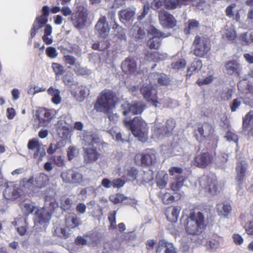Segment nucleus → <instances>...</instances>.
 <instances>
[{
    "label": "nucleus",
    "mask_w": 253,
    "mask_h": 253,
    "mask_svg": "<svg viewBox=\"0 0 253 253\" xmlns=\"http://www.w3.org/2000/svg\"><path fill=\"white\" fill-rule=\"evenodd\" d=\"M184 226L188 235L194 236L201 234L207 227L204 214L200 211L191 212L185 220Z\"/></svg>",
    "instance_id": "f257e3e1"
},
{
    "label": "nucleus",
    "mask_w": 253,
    "mask_h": 253,
    "mask_svg": "<svg viewBox=\"0 0 253 253\" xmlns=\"http://www.w3.org/2000/svg\"><path fill=\"white\" fill-rule=\"evenodd\" d=\"M116 93L111 89L103 90L97 97L94 109L98 112L108 114L116 105Z\"/></svg>",
    "instance_id": "f03ea898"
},
{
    "label": "nucleus",
    "mask_w": 253,
    "mask_h": 253,
    "mask_svg": "<svg viewBox=\"0 0 253 253\" xmlns=\"http://www.w3.org/2000/svg\"><path fill=\"white\" fill-rule=\"evenodd\" d=\"M124 124L139 141L144 142L147 140L148 127L147 124L141 117H135L131 120L126 119L124 120Z\"/></svg>",
    "instance_id": "7ed1b4c3"
},
{
    "label": "nucleus",
    "mask_w": 253,
    "mask_h": 253,
    "mask_svg": "<svg viewBox=\"0 0 253 253\" xmlns=\"http://www.w3.org/2000/svg\"><path fill=\"white\" fill-rule=\"evenodd\" d=\"M193 133L194 136L199 142L208 139L211 141L215 147L217 146L218 137L215 134L214 127L211 123L206 122L198 123Z\"/></svg>",
    "instance_id": "20e7f679"
},
{
    "label": "nucleus",
    "mask_w": 253,
    "mask_h": 253,
    "mask_svg": "<svg viewBox=\"0 0 253 253\" xmlns=\"http://www.w3.org/2000/svg\"><path fill=\"white\" fill-rule=\"evenodd\" d=\"M206 0H154V5L157 8L162 6L168 10H174L192 3L196 6H202Z\"/></svg>",
    "instance_id": "39448f33"
},
{
    "label": "nucleus",
    "mask_w": 253,
    "mask_h": 253,
    "mask_svg": "<svg viewBox=\"0 0 253 253\" xmlns=\"http://www.w3.org/2000/svg\"><path fill=\"white\" fill-rule=\"evenodd\" d=\"M199 184L201 190L211 196L216 195L220 191V184L214 174L204 175L200 178Z\"/></svg>",
    "instance_id": "423d86ee"
},
{
    "label": "nucleus",
    "mask_w": 253,
    "mask_h": 253,
    "mask_svg": "<svg viewBox=\"0 0 253 253\" xmlns=\"http://www.w3.org/2000/svg\"><path fill=\"white\" fill-rule=\"evenodd\" d=\"M89 11L86 7L79 5L73 12L70 21L73 25L78 30L84 28L87 23Z\"/></svg>",
    "instance_id": "0eeeda50"
},
{
    "label": "nucleus",
    "mask_w": 253,
    "mask_h": 253,
    "mask_svg": "<svg viewBox=\"0 0 253 253\" xmlns=\"http://www.w3.org/2000/svg\"><path fill=\"white\" fill-rule=\"evenodd\" d=\"M193 54L199 57L204 58L208 56L211 49L210 40L198 35L195 38L193 42Z\"/></svg>",
    "instance_id": "6e6552de"
},
{
    "label": "nucleus",
    "mask_w": 253,
    "mask_h": 253,
    "mask_svg": "<svg viewBox=\"0 0 253 253\" xmlns=\"http://www.w3.org/2000/svg\"><path fill=\"white\" fill-rule=\"evenodd\" d=\"M49 176L44 173H40L35 178L30 177L29 179L23 178L20 182V184L24 187H29L32 185L35 188L41 189L47 186L49 183Z\"/></svg>",
    "instance_id": "1a4fd4ad"
},
{
    "label": "nucleus",
    "mask_w": 253,
    "mask_h": 253,
    "mask_svg": "<svg viewBox=\"0 0 253 253\" xmlns=\"http://www.w3.org/2000/svg\"><path fill=\"white\" fill-rule=\"evenodd\" d=\"M42 14L38 16L35 20L30 31V36L33 39L38 31L43 27L48 21V17L50 13V8L47 5H44L42 9Z\"/></svg>",
    "instance_id": "9d476101"
},
{
    "label": "nucleus",
    "mask_w": 253,
    "mask_h": 253,
    "mask_svg": "<svg viewBox=\"0 0 253 253\" xmlns=\"http://www.w3.org/2000/svg\"><path fill=\"white\" fill-rule=\"evenodd\" d=\"M134 160L136 164H139L142 167H149L155 164L157 158L153 151L147 150L136 154Z\"/></svg>",
    "instance_id": "9b49d317"
},
{
    "label": "nucleus",
    "mask_w": 253,
    "mask_h": 253,
    "mask_svg": "<svg viewBox=\"0 0 253 253\" xmlns=\"http://www.w3.org/2000/svg\"><path fill=\"white\" fill-rule=\"evenodd\" d=\"M140 92L147 102L157 107L160 103L157 95L158 91L152 85H143L140 88Z\"/></svg>",
    "instance_id": "f8f14e48"
},
{
    "label": "nucleus",
    "mask_w": 253,
    "mask_h": 253,
    "mask_svg": "<svg viewBox=\"0 0 253 253\" xmlns=\"http://www.w3.org/2000/svg\"><path fill=\"white\" fill-rule=\"evenodd\" d=\"M27 148L33 152V158L39 162L42 160L46 153L42 144L35 138L30 139L27 144Z\"/></svg>",
    "instance_id": "ddd939ff"
},
{
    "label": "nucleus",
    "mask_w": 253,
    "mask_h": 253,
    "mask_svg": "<svg viewBox=\"0 0 253 253\" xmlns=\"http://www.w3.org/2000/svg\"><path fill=\"white\" fill-rule=\"evenodd\" d=\"M121 68L123 72L127 75L137 76L140 74L137 62L134 58L132 56L127 57L122 62Z\"/></svg>",
    "instance_id": "4468645a"
},
{
    "label": "nucleus",
    "mask_w": 253,
    "mask_h": 253,
    "mask_svg": "<svg viewBox=\"0 0 253 253\" xmlns=\"http://www.w3.org/2000/svg\"><path fill=\"white\" fill-rule=\"evenodd\" d=\"M122 107L123 109V114L124 116H126L129 113L138 115L142 113L146 107V105L140 101L134 102L132 104L126 101L122 105Z\"/></svg>",
    "instance_id": "2eb2a0df"
},
{
    "label": "nucleus",
    "mask_w": 253,
    "mask_h": 253,
    "mask_svg": "<svg viewBox=\"0 0 253 253\" xmlns=\"http://www.w3.org/2000/svg\"><path fill=\"white\" fill-rule=\"evenodd\" d=\"M213 155L209 152H201L194 157V165L201 169H205L213 161Z\"/></svg>",
    "instance_id": "dca6fc26"
},
{
    "label": "nucleus",
    "mask_w": 253,
    "mask_h": 253,
    "mask_svg": "<svg viewBox=\"0 0 253 253\" xmlns=\"http://www.w3.org/2000/svg\"><path fill=\"white\" fill-rule=\"evenodd\" d=\"M84 159L85 164H91L97 161L101 157L99 149L94 146H88L84 148Z\"/></svg>",
    "instance_id": "f3484780"
},
{
    "label": "nucleus",
    "mask_w": 253,
    "mask_h": 253,
    "mask_svg": "<svg viewBox=\"0 0 253 253\" xmlns=\"http://www.w3.org/2000/svg\"><path fill=\"white\" fill-rule=\"evenodd\" d=\"M158 17L161 24L164 27L170 29L176 25L177 21L174 16L165 10L159 12Z\"/></svg>",
    "instance_id": "a211bd4d"
},
{
    "label": "nucleus",
    "mask_w": 253,
    "mask_h": 253,
    "mask_svg": "<svg viewBox=\"0 0 253 253\" xmlns=\"http://www.w3.org/2000/svg\"><path fill=\"white\" fill-rule=\"evenodd\" d=\"M175 126V122L172 119H168L165 126H155L154 127V133L157 136H169L172 134L173 130Z\"/></svg>",
    "instance_id": "6ab92c4d"
},
{
    "label": "nucleus",
    "mask_w": 253,
    "mask_h": 253,
    "mask_svg": "<svg viewBox=\"0 0 253 253\" xmlns=\"http://www.w3.org/2000/svg\"><path fill=\"white\" fill-rule=\"evenodd\" d=\"M95 30L100 38H106L109 34L110 28L105 16H101L95 26Z\"/></svg>",
    "instance_id": "aec40b11"
},
{
    "label": "nucleus",
    "mask_w": 253,
    "mask_h": 253,
    "mask_svg": "<svg viewBox=\"0 0 253 253\" xmlns=\"http://www.w3.org/2000/svg\"><path fill=\"white\" fill-rule=\"evenodd\" d=\"M151 83L157 84L162 86H167L170 84V79L168 76L164 73L155 72L151 74L150 76Z\"/></svg>",
    "instance_id": "412c9836"
},
{
    "label": "nucleus",
    "mask_w": 253,
    "mask_h": 253,
    "mask_svg": "<svg viewBox=\"0 0 253 253\" xmlns=\"http://www.w3.org/2000/svg\"><path fill=\"white\" fill-rule=\"evenodd\" d=\"M248 166V164L245 161H241L237 163L235 169L236 171V180L240 184H242L245 178Z\"/></svg>",
    "instance_id": "4be33fe9"
},
{
    "label": "nucleus",
    "mask_w": 253,
    "mask_h": 253,
    "mask_svg": "<svg viewBox=\"0 0 253 253\" xmlns=\"http://www.w3.org/2000/svg\"><path fill=\"white\" fill-rule=\"evenodd\" d=\"M37 117L39 120L40 124L44 126L51 121L53 118L51 111L45 108H42L37 111Z\"/></svg>",
    "instance_id": "5701e85b"
},
{
    "label": "nucleus",
    "mask_w": 253,
    "mask_h": 253,
    "mask_svg": "<svg viewBox=\"0 0 253 253\" xmlns=\"http://www.w3.org/2000/svg\"><path fill=\"white\" fill-rule=\"evenodd\" d=\"M135 11L130 8H127L120 10L118 16L120 21L123 23L130 22L133 21Z\"/></svg>",
    "instance_id": "b1692460"
},
{
    "label": "nucleus",
    "mask_w": 253,
    "mask_h": 253,
    "mask_svg": "<svg viewBox=\"0 0 253 253\" xmlns=\"http://www.w3.org/2000/svg\"><path fill=\"white\" fill-rule=\"evenodd\" d=\"M116 214L117 211H110L108 213V220L110 223L109 226V230H114L116 229L118 226L119 231L121 232H123L126 230V227L124 223L121 222L118 224V225L116 224Z\"/></svg>",
    "instance_id": "393cba45"
},
{
    "label": "nucleus",
    "mask_w": 253,
    "mask_h": 253,
    "mask_svg": "<svg viewBox=\"0 0 253 253\" xmlns=\"http://www.w3.org/2000/svg\"><path fill=\"white\" fill-rule=\"evenodd\" d=\"M225 68L229 74H235L238 76L240 75L241 67L240 64L236 60H232L227 61L225 63Z\"/></svg>",
    "instance_id": "a878e982"
},
{
    "label": "nucleus",
    "mask_w": 253,
    "mask_h": 253,
    "mask_svg": "<svg viewBox=\"0 0 253 253\" xmlns=\"http://www.w3.org/2000/svg\"><path fill=\"white\" fill-rule=\"evenodd\" d=\"M156 253H176L173 244L161 241L159 243L156 250Z\"/></svg>",
    "instance_id": "bb28decb"
},
{
    "label": "nucleus",
    "mask_w": 253,
    "mask_h": 253,
    "mask_svg": "<svg viewBox=\"0 0 253 253\" xmlns=\"http://www.w3.org/2000/svg\"><path fill=\"white\" fill-rule=\"evenodd\" d=\"M202 67V62L200 60H197L192 62L187 69V73L185 76L186 80L190 79L194 74L201 69Z\"/></svg>",
    "instance_id": "cd10ccee"
},
{
    "label": "nucleus",
    "mask_w": 253,
    "mask_h": 253,
    "mask_svg": "<svg viewBox=\"0 0 253 253\" xmlns=\"http://www.w3.org/2000/svg\"><path fill=\"white\" fill-rule=\"evenodd\" d=\"M38 222L46 223L48 222L51 217V215L48 211L45 208L38 209L35 212Z\"/></svg>",
    "instance_id": "c85d7f7f"
},
{
    "label": "nucleus",
    "mask_w": 253,
    "mask_h": 253,
    "mask_svg": "<svg viewBox=\"0 0 253 253\" xmlns=\"http://www.w3.org/2000/svg\"><path fill=\"white\" fill-rule=\"evenodd\" d=\"M216 209L219 215L227 217L232 211V207L229 204L221 203L217 204Z\"/></svg>",
    "instance_id": "c756f323"
},
{
    "label": "nucleus",
    "mask_w": 253,
    "mask_h": 253,
    "mask_svg": "<svg viewBox=\"0 0 253 253\" xmlns=\"http://www.w3.org/2000/svg\"><path fill=\"white\" fill-rule=\"evenodd\" d=\"M146 56L149 60L155 62L165 60L168 57L167 53H161L157 51L148 52Z\"/></svg>",
    "instance_id": "7c9ffc66"
},
{
    "label": "nucleus",
    "mask_w": 253,
    "mask_h": 253,
    "mask_svg": "<svg viewBox=\"0 0 253 253\" xmlns=\"http://www.w3.org/2000/svg\"><path fill=\"white\" fill-rule=\"evenodd\" d=\"M170 209L171 207H169L167 210L166 215L167 218L168 220L171 222H175L177 220L180 211L181 210V207L180 206L173 207L172 209L171 213L169 214V212Z\"/></svg>",
    "instance_id": "2f4dec72"
},
{
    "label": "nucleus",
    "mask_w": 253,
    "mask_h": 253,
    "mask_svg": "<svg viewBox=\"0 0 253 253\" xmlns=\"http://www.w3.org/2000/svg\"><path fill=\"white\" fill-rule=\"evenodd\" d=\"M243 130L246 131L253 126V111L251 110L243 118Z\"/></svg>",
    "instance_id": "473e14b6"
},
{
    "label": "nucleus",
    "mask_w": 253,
    "mask_h": 253,
    "mask_svg": "<svg viewBox=\"0 0 253 253\" xmlns=\"http://www.w3.org/2000/svg\"><path fill=\"white\" fill-rule=\"evenodd\" d=\"M185 178L182 175H175L174 181L171 183L170 188L173 191H178L183 186Z\"/></svg>",
    "instance_id": "72a5a7b5"
},
{
    "label": "nucleus",
    "mask_w": 253,
    "mask_h": 253,
    "mask_svg": "<svg viewBox=\"0 0 253 253\" xmlns=\"http://www.w3.org/2000/svg\"><path fill=\"white\" fill-rule=\"evenodd\" d=\"M200 26L198 21L195 19H190L185 24L184 33L186 35L190 34L191 31L197 29Z\"/></svg>",
    "instance_id": "f704fd0d"
},
{
    "label": "nucleus",
    "mask_w": 253,
    "mask_h": 253,
    "mask_svg": "<svg viewBox=\"0 0 253 253\" xmlns=\"http://www.w3.org/2000/svg\"><path fill=\"white\" fill-rule=\"evenodd\" d=\"M132 36L136 40L143 39L145 37V32L144 29L139 27L135 24L132 29Z\"/></svg>",
    "instance_id": "c9c22d12"
},
{
    "label": "nucleus",
    "mask_w": 253,
    "mask_h": 253,
    "mask_svg": "<svg viewBox=\"0 0 253 253\" xmlns=\"http://www.w3.org/2000/svg\"><path fill=\"white\" fill-rule=\"evenodd\" d=\"M48 93L52 96L51 100L55 104H58L61 101V98L60 95V92L52 87H49L47 90Z\"/></svg>",
    "instance_id": "e433bc0d"
},
{
    "label": "nucleus",
    "mask_w": 253,
    "mask_h": 253,
    "mask_svg": "<svg viewBox=\"0 0 253 253\" xmlns=\"http://www.w3.org/2000/svg\"><path fill=\"white\" fill-rule=\"evenodd\" d=\"M148 33L153 36L152 38L157 40H160L166 38V35L158 29H156L154 26H151L148 30Z\"/></svg>",
    "instance_id": "4c0bfd02"
},
{
    "label": "nucleus",
    "mask_w": 253,
    "mask_h": 253,
    "mask_svg": "<svg viewBox=\"0 0 253 253\" xmlns=\"http://www.w3.org/2000/svg\"><path fill=\"white\" fill-rule=\"evenodd\" d=\"M240 40L243 45H250L253 42V32L242 33L240 35Z\"/></svg>",
    "instance_id": "58836bf2"
},
{
    "label": "nucleus",
    "mask_w": 253,
    "mask_h": 253,
    "mask_svg": "<svg viewBox=\"0 0 253 253\" xmlns=\"http://www.w3.org/2000/svg\"><path fill=\"white\" fill-rule=\"evenodd\" d=\"M52 69L55 75V77L57 79L59 78L61 76L63 75L65 72L64 67L58 63H52L51 65Z\"/></svg>",
    "instance_id": "ea45409f"
},
{
    "label": "nucleus",
    "mask_w": 253,
    "mask_h": 253,
    "mask_svg": "<svg viewBox=\"0 0 253 253\" xmlns=\"http://www.w3.org/2000/svg\"><path fill=\"white\" fill-rule=\"evenodd\" d=\"M65 223L67 227L75 228L80 224L81 222L80 219L77 216H75L71 218H66Z\"/></svg>",
    "instance_id": "a19ab883"
},
{
    "label": "nucleus",
    "mask_w": 253,
    "mask_h": 253,
    "mask_svg": "<svg viewBox=\"0 0 253 253\" xmlns=\"http://www.w3.org/2000/svg\"><path fill=\"white\" fill-rule=\"evenodd\" d=\"M84 140L85 142V145H88V146H93L94 144H97L99 142V138L90 133L84 135Z\"/></svg>",
    "instance_id": "79ce46f5"
},
{
    "label": "nucleus",
    "mask_w": 253,
    "mask_h": 253,
    "mask_svg": "<svg viewBox=\"0 0 253 253\" xmlns=\"http://www.w3.org/2000/svg\"><path fill=\"white\" fill-rule=\"evenodd\" d=\"M186 66V61L184 59L180 58L175 62H172L171 68L174 70H179L184 68Z\"/></svg>",
    "instance_id": "37998d69"
},
{
    "label": "nucleus",
    "mask_w": 253,
    "mask_h": 253,
    "mask_svg": "<svg viewBox=\"0 0 253 253\" xmlns=\"http://www.w3.org/2000/svg\"><path fill=\"white\" fill-rule=\"evenodd\" d=\"M35 209V206L32 202L24 203L21 206L22 211L26 215H29L32 213Z\"/></svg>",
    "instance_id": "c03bdc74"
},
{
    "label": "nucleus",
    "mask_w": 253,
    "mask_h": 253,
    "mask_svg": "<svg viewBox=\"0 0 253 253\" xmlns=\"http://www.w3.org/2000/svg\"><path fill=\"white\" fill-rule=\"evenodd\" d=\"M138 174V170L134 167L127 169L126 176L129 180L134 181L136 179Z\"/></svg>",
    "instance_id": "a18cd8bd"
},
{
    "label": "nucleus",
    "mask_w": 253,
    "mask_h": 253,
    "mask_svg": "<svg viewBox=\"0 0 253 253\" xmlns=\"http://www.w3.org/2000/svg\"><path fill=\"white\" fill-rule=\"evenodd\" d=\"M63 60L66 65L75 66L76 67L80 66V64L77 62V59L72 55H64L63 57Z\"/></svg>",
    "instance_id": "49530a36"
},
{
    "label": "nucleus",
    "mask_w": 253,
    "mask_h": 253,
    "mask_svg": "<svg viewBox=\"0 0 253 253\" xmlns=\"http://www.w3.org/2000/svg\"><path fill=\"white\" fill-rule=\"evenodd\" d=\"M113 24L112 25V29L117 32V35L121 39H126V34L124 32V29H123L115 21L112 22Z\"/></svg>",
    "instance_id": "de8ad7c7"
},
{
    "label": "nucleus",
    "mask_w": 253,
    "mask_h": 253,
    "mask_svg": "<svg viewBox=\"0 0 253 253\" xmlns=\"http://www.w3.org/2000/svg\"><path fill=\"white\" fill-rule=\"evenodd\" d=\"M73 169H68L62 172L61 177L65 183H71L73 181Z\"/></svg>",
    "instance_id": "09e8293b"
},
{
    "label": "nucleus",
    "mask_w": 253,
    "mask_h": 253,
    "mask_svg": "<svg viewBox=\"0 0 253 253\" xmlns=\"http://www.w3.org/2000/svg\"><path fill=\"white\" fill-rule=\"evenodd\" d=\"M233 90L232 88H228L223 90L220 94L221 100L227 101L232 98Z\"/></svg>",
    "instance_id": "8fccbe9b"
},
{
    "label": "nucleus",
    "mask_w": 253,
    "mask_h": 253,
    "mask_svg": "<svg viewBox=\"0 0 253 253\" xmlns=\"http://www.w3.org/2000/svg\"><path fill=\"white\" fill-rule=\"evenodd\" d=\"M126 199H127V198L120 193L112 195L109 197L110 201L113 203L114 204H119Z\"/></svg>",
    "instance_id": "3c124183"
},
{
    "label": "nucleus",
    "mask_w": 253,
    "mask_h": 253,
    "mask_svg": "<svg viewBox=\"0 0 253 253\" xmlns=\"http://www.w3.org/2000/svg\"><path fill=\"white\" fill-rule=\"evenodd\" d=\"M62 81L66 85H72L74 84V75L72 72H68L62 78Z\"/></svg>",
    "instance_id": "603ef678"
},
{
    "label": "nucleus",
    "mask_w": 253,
    "mask_h": 253,
    "mask_svg": "<svg viewBox=\"0 0 253 253\" xmlns=\"http://www.w3.org/2000/svg\"><path fill=\"white\" fill-rule=\"evenodd\" d=\"M49 160L59 167H63L65 166L64 159L62 156H52Z\"/></svg>",
    "instance_id": "864d4df0"
},
{
    "label": "nucleus",
    "mask_w": 253,
    "mask_h": 253,
    "mask_svg": "<svg viewBox=\"0 0 253 253\" xmlns=\"http://www.w3.org/2000/svg\"><path fill=\"white\" fill-rule=\"evenodd\" d=\"M225 37L229 41H234L237 38L236 31L232 28H228L226 29L224 34Z\"/></svg>",
    "instance_id": "5fc2aeb1"
},
{
    "label": "nucleus",
    "mask_w": 253,
    "mask_h": 253,
    "mask_svg": "<svg viewBox=\"0 0 253 253\" xmlns=\"http://www.w3.org/2000/svg\"><path fill=\"white\" fill-rule=\"evenodd\" d=\"M243 98H236L233 100L230 104V108L231 112H235L242 104V100Z\"/></svg>",
    "instance_id": "6e6d98bb"
},
{
    "label": "nucleus",
    "mask_w": 253,
    "mask_h": 253,
    "mask_svg": "<svg viewBox=\"0 0 253 253\" xmlns=\"http://www.w3.org/2000/svg\"><path fill=\"white\" fill-rule=\"evenodd\" d=\"M73 205V201L69 198H66L61 202V208L64 211L69 210Z\"/></svg>",
    "instance_id": "4d7b16f0"
},
{
    "label": "nucleus",
    "mask_w": 253,
    "mask_h": 253,
    "mask_svg": "<svg viewBox=\"0 0 253 253\" xmlns=\"http://www.w3.org/2000/svg\"><path fill=\"white\" fill-rule=\"evenodd\" d=\"M83 175L79 171L73 169L72 183H79L83 181Z\"/></svg>",
    "instance_id": "13d9d810"
},
{
    "label": "nucleus",
    "mask_w": 253,
    "mask_h": 253,
    "mask_svg": "<svg viewBox=\"0 0 253 253\" xmlns=\"http://www.w3.org/2000/svg\"><path fill=\"white\" fill-rule=\"evenodd\" d=\"M161 41L160 40L150 38L148 41L149 48L150 49H158L161 45Z\"/></svg>",
    "instance_id": "bf43d9fd"
},
{
    "label": "nucleus",
    "mask_w": 253,
    "mask_h": 253,
    "mask_svg": "<svg viewBox=\"0 0 253 253\" xmlns=\"http://www.w3.org/2000/svg\"><path fill=\"white\" fill-rule=\"evenodd\" d=\"M183 170L180 167H172L170 168L169 170V174L171 176H174L176 174L177 175H182L181 174L183 173Z\"/></svg>",
    "instance_id": "052dcab7"
},
{
    "label": "nucleus",
    "mask_w": 253,
    "mask_h": 253,
    "mask_svg": "<svg viewBox=\"0 0 253 253\" xmlns=\"http://www.w3.org/2000/svg\"><path fill=\"white\" fill-rule=\"evenodd\" d=\"M175 197L169 193H165L162 197V201L164 204H169L173 202Z\"/></svg>",
    "instance_id": "680f3d73"
},
{
    "label": "nucleus",
    "mask_w": 253,
    "mask_h": 253,
    "mask_svg": "<svg viewBox=\"0 0 253 253\" xmlns=\"http://www.w3.org/2000/svg\"><path fill=\"white\" fill-rule=\"evenodd\" d=\"M244 104L253 107V94H248L246 93L245 96L243 98Z\"/></svg>",
    "instance_id": "e2e57ef3"
},
{
    "label": "nucleus",
    "mask_w": 253,
    "mask_h": 253,
    "mask_svg": "<svg viewBox=\"0 0 253 253\" xmlns=\"http://www.w3.org/2000/svg\"><path fill=\"white\" fill-rule=\"evenodd\" d=\"M213 81L212 76H209L205 78L203 80H198L197 81V84L199 86H202L205 84H208L211 83Z\"/></svg>",
    "instance_id": "0e129e2a"
},
{
    "label": "nucleus",
    "mask_w": 253,
    "mask_h": 253,
    "mask_svg": "<svg viewBox=\"0 0 253 253\" xmlns=\"http://www.w3.org/2000/svg\"><path fill=\"white\" fill-rule=\"evenodd\" d=\"M219 245V242L215 239H211L207 242V247L211 250L216 249Z\"/></svg>",
    "instance_id": "69168bd1"
},
{
    "label": "nucleus",
    "mask_w": 253,
    "mask_h": 253,
    "mask_svg": "<svg viewBox=\"0 0 253 253\" xmlns=\"http://www.w3.org/2000/svg\"><path fill=\"white\" fill-rule=\"evenodd\" d=\"M47 55L50 58H55L57 56V53L55 48L53 47H48L46 49Z\"/></svg>",
    "instance_id": "338daca9"
},
{
    "label": "nucleus",
    "mask_w": 253,
    "mask_h": 253,
    "mask_svg": "<svg viewBox=\"0 0 253 253\" xmlns=\"http://www.w3.org/2000/svg\"><path fill=\"white\" fill-rule=\"evenodd\" d=\"M225 137L229 141H237L238 139V135L234 132L228 130L225 135Z\"/></svg>",
    "instance_id": "774afa93"
}]
</instances>
